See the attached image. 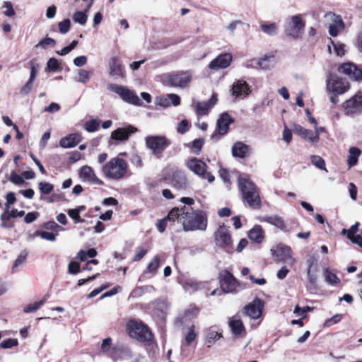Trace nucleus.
<instances>
[{"instance_id":"72a5a7b5","label":"nucleus","mask_w":362,"mask_h":362,"mask_svg":"<svg viewBox=\"0 0 362 362\" xmlns=\"http://www.w3.org/2000/svg\"><path fill=\"white\" fill-rule=\"evenodd\" d=\"M261 30L269 35H274L276 33L278 25L276 23L264 22L260 24Z\"/></svg>"},{"instance_id":"aec40b11","label":"nucleus","mask_w":362,"mask_h":362,"mask_svg":"<svg viewBox=\"0 0 362 362\" xmlns=\"http://www.w3.org/2000/svg\"><path fill=\"white\" fill-rule=\"evenodd\" d=\"M79 176L85 182L99 185H104V182L96 176L93 168L90 166L84 165L81 167L79 172Z\"/></svg>"},{"instance_id":"9b49d317","label":"nucleus","mask_w":362,"mask_h":362,"mask_svg":"<svg viewBox=\"0 0 362 362\" xmlns=\"http://www.w3.org/2000/svg\"><path fill=\"white\" fill-rule=\"evenodd\" d=\"M234 122V119L228 113H222L216 122V129L211 135V139L218 141L229 132V126Z\"/></svg>"},{"instance_id":"ddd939ff","label":"nucleus","mask_w":362,"mask_h":362,"mask_svg":"<svg viewBox=\"0 0 362 362\" xmlns=\"http://www.w3.org/2000/svg\"><path fill=\"white\" fill-rule=\"evenodd\" d=\"M158 182L159 183L169 182L174 188L178 190L185 189L188 184L185 172L180 170H176L171 174L165 175Z\"/></svg>"},{"instance_id":"2eb2a0df","label":"nucleus","mask_w":362,"mask_h":362,"mask_svg":"<svg viewBox=\"0 0 362 362\" xmlns=\"http://www.w3.org/2000/svg\"><path fill=\"white\" fill-rule=\"evenodd\" d=\"M264 304L262 299L255 297L252 302L244 306L243 313L251 319L257 320L262 315Z\"/></svg>"},{"instance_id":"f3484780","label":"nucleus","mask_w":362,"mask_h":362,"mask_svg":"<svg viewBox=\"0 0 362 362\" xmlns=\"http://www.w3.org/2000/svg\"><path fill=\"white\" fill-rule=\"evenodd\" d=\"M337 71L355 81H362V69L353 62H345L337 67Z\"/></svg>"},{"instance_id":"052dcab7","label":"nucleus","mask_w":362,"mask_h":362,"mask_svg":"<svg viewBox=\"0 0 362 362\" xmlns=\"http://www.w3.org/2000/svg\"><path fill=\"white\" fill-rule=\"evenodd\" d=\"M312 264L313 263L311 262L309 265V267H308V272H307V275H308V281H309V284L311 286L315 288L316 286H317V276L315 274H312L311 273V267H312Z\"/></svg>"},{"instance_id":"13d9d810","label":"nucleus","mask_w":362,"mask_h":362,"mask_svg":"<svg viewBox=\"0 0 362 362\" xmlns=\"http://www.w3.org/2000/svg\"><path fill=\"white\" fill-rule=\"evenodd\" d=\"M189 124L187 119L182 120L177 127L178 133L184 134L189 130Z\"/></svg>"},{"instance_id":"a18cd8bd","label":"nucleus","mask_w":362,"mask_h":362,"mask_svg":"<svg viewBox=\"0 0 362 362\" xmlns=\"http://www.w3.org/2000/svg\"><path fill=\"white\" fill-rule=\"evenodd\" d=\"M210 108V105L205 103H198L196 105V112L198 115H205L208 113L209 110Z\"/></svg>"},{"instance_id":"4468645a","label":"nucleus","mask_w":362,"mask_h":362,"mask_svg":"<svg viewBox=\"0 0 362 362\" xmlns=\"http://www.w3.org/2000/svg\"><path fill=\"white\" fill-rule=\"evenodd\" d=\"M108 88L118 94L126 103L137 106L141 105V102L138 95L127 87L120 85H110Z\"/></svg>"},{"instance_id":"e2e57ef3","label":"nucleus","mask_w":362,"mask_h":362,"mask_svg":"<svg viewBox=\"0 0 362 362\" xmlns=\"http://www.w3.org/2000/svg\"><path fill=\"white\" fill-rule=\"evenodd\" d=\"M218 173H219V176L221 177V178L223 180V182L225 183H228V184L230 183V173H229V171L226 168H221L218 171Z\"/></svg>"},{"instance_id":"1a4fd4ad","label":"nucleus","mask_w":362,"mask_h":362,"mask_svg":"<svg viewBox=\"0 0 362 362\" xmlns=\"http://www.w3.org/2000/svg\"><path fill=\"white\" fill-rule=\"evenodd\" d=\"M187 167L194 174L203 180H208L209 182L214 181V176L208 172V166L205 162L197 158H192L187 162Z\"/></svg>"},{"instance_id":"338daca9","label":"nucleus","mask_w":362,"mask_h":362,"mask_svg":"<svg viewBox=\"0 0 362 362\" xmlns=\"http://www.w3.org/2000/svg\"><path fill=\"white\" fill-rule=\"evenodd\" d=\"M147 253V250L143 247H138L135 255L134 256L132 261L139 262L140 261Z\"/></svg>"},{"instance_id":"4d7b16f0","label":"nucleus","mask_w":362,"mask_h":362,"mask_svg":"<svg viewBox=\"0 0 362 362\" xmlns=\"http://www.w3.org/2000/svg\"><path fill=\"white\" fill-rule=\"evenodd\" d=\"M90 78V72L89 71L85 69H81L78 71V81L79 82L86 83H87Z\"/></svg>"},{"instance_id":"393cba45","label":"nucleus","mask_w":362,"mask_h":362,"mask_svg":"<svg viewBox=\"0 0 362 362\" xmlns=\"http://www.w3.org/2000/svg\"><path fill=\"white\" fill-rule=\"evenodd\" d=\"M273 255L278 258L279 261L286 262L292 259V250L290 247L279 244L274 250H272Z\"/></svg>"},{"instance_id":"4c0bfd02","label":"nucleus","mask_w":362,"mask_h":362,"mask_svg":"<svg viewBox=\"0 0 362 362\" xmlns=\"http://www.w3.org/2000/svg\"><path fill=\"white\" fill-rule=\"evenodd\" d=\"M100 121L97 119H90L85 123L84 129L88 132H94L98 130Z\"/></svg>"},{"instance_id":"5fc2aeb1","label":"nucleus","mask_w":362,"mask_h":362,"mask_svg":"<svg viewBox=\"0 0 362 362\" xmlns=\"http://www.w3.org/2000/svg\"><path fill=\"white\" fill-rule=\"evenodd\" d=\"M204 144V139L203 138L196 139L192 142L191 147L193 149V151L194 153H197L202 148Z\"/></svg>"},{"instance_id":"6ab92c4d","label":"nucleus","mask_w":362,"mask_h":362,"mask_svg":"<svg viewBox=\"0 0 362 362\" xmlns=\"http://www.w3.org/2000/svg\"><path fill=\"white\" fill-rule=\"evenodd\" d=\"M232 59L233 57L231 54H221L209 63V68L216 71L221 69H226L230 65Z\"/></svg>"},{"instance_id":"c9c22d12","label":"nucleus","mask_w":362,"mask_h":362,"mask_svg":"<svg viewBox=\"0 0 362 362\" xmlns=\"http://www.w3.org/2000/svg\"><path fill=\"white\" fill-rule=\"evenodd\" d=\"M168 221L175 222L176 220H178L179 218L182 219V207L180 209L178 207L173 208L165 216Z\"/></svg>"},{"instance_id":"20e7f679","label":"nucleus","mask_w":362,"mask_h":362,"mask_svg":"<svg viewBox=\"0 0 362 362\" xmlns=\"http://www.w3.org/2000/svg\"><path fill=\"white\" fill-rule=\"evenodd\" d=\"M101 170L106 178L117 181L127 178L132 175L128 163L119 157L111 158L102 166Z\"/></svg>"},{"instance_id":"de8ad7c7","label":"nucleus","mask_w":362,"mask_h":362,"mask_svg":"<svg viewBox=\"0 0 362 362\" xmlns=\"http://www.w3.org/2000/svg\"><path fill=\"white\" fill-rule=\"evenodd\" d=\"M56 45V41L55 40H54L53 38H51V37H45L42 40H41L40 41V42L38 43V45H36V47L37 46H40L41 47H42L43 49H47L48 47H54Z\"/></svg>"},{"instance_id":"ea45409f","label":"nucleus","mask_w":362,"mask_h":362,"mask_svg":"<svg viewBox=\"0 0 362 362\" xmlns=\"http://www.w3.org/2000/svg\"><path fill=\"white\" fill-rule=\"evenodd\" d=\"M45 302V300H41L34 303L28 304L23 308V312L25 313H33L37 310Z\"/></svg>"},{"instance_id":"f8f14e48","label":"nucleus","mask_w":362,"mask_h":362,"mask_svg":"<svg viewBox=\"0 0 362 362\" xmlns=\"http://www.w3.org/2000/svg\"><path fill=\"white\" fill-rule=\"evenodd\" d=\"M138 131L136 127L127 125L125 127H119L112 132L108 140V146H117L122 142L127 141L130 136Z\"/></svg>"},{"instance_id":"bb28decb","label":"nucleus","mask_w":362,"mask_h":362,"mask_svg":"<svg viewBox=\"0 0 362 362\" xmlns=\"http://www.w3.org/2000/svg\"><path fill=\"white\" fill-rule=\"evenodd\" d=\"M229 327L231 332L236 336L245 334V328L239 316L235 315L229 321Z\"/></svg>"},{"instance_id":"a211bd4d","label":"nucleus","mask_w":362,"mask_h":362,"mask_svg":"<svg viewBox=\"0 0 362 362\" xmlns=\"http://www.w3.org/2000/svg\"><path fill=\"white\" fill-rule=\"evenodd\" d=\"M192 81V75L187 71L172 73L168 76L167 83L173 87L185 88Z\"/></svg>"},{"instance_id":"a19ab883","label":"nucleus","mask_w":362,"mask_h":362,"mask_svg":"<svg viewBox=\"0 0 362 362\" xmlns=\"http://www.w3.org/2000/svg\"><path fill=\"white\" fill-rule=\"evenodd\" d=\"M274 54L273 52H272V53H270L269 54H265L264 57H261L259 59L257 65L261 69H267L270 66V65L268 63L269 59H271V58H274Z\"/></svg>"},{"instance_id":"c85d7f7f","label":"nucleus","mask_w":362,"mask_h":362,"mask_svg":"<svg viewBox=\"0 0 362 362\" xmlns=\"http://www.w3.org/2000/svg\"><path fill=\"white\" fill-rule=\"evenodd\" d=\"M250 147L241 141L235 142L232 147V154L234 157L243 158L249 153Z\"/></svg>"},{"instance_id":"cd10ccee","label":"nucleus","mask_w":362,"mask_h":362,"mask_svg":"<svg viewBox=\"0 0 362 362\" xmlns=\"http://www.w3.org/2000/svg\"><path fill=\"white\" fill-rule=\"evenodd\" d=\"M261 221L268 223L271 225L276 226L283 231L286 232L287 227L286 224L282 217L274 215V216H265L261 219Z\"/></svg>"},{"instance_id":"680f3d73","label":"nucleus","mask_w":362,"mask_h":362,"mask_svg":"<svg viewBox=\"0 0 362 362\" xmlns=\"http://www.w3.org/2000/svg\"><path fill=\"white\" fill-rule=\"evenodd\" d=\"M168 220L166 218V217H164L163 218L158 219L156 223V226L157 228V230L160 233H163L166 227L168 226Z\"/></svg>"},{"instance_id":"7c9ffc66","label":"nucleus","mask_w":362,"mask_h":362,"mask_svg":"<svg viewBox=\"0 0 362 362\" xmlns=\"http://www.w3.org/2000/svg\"><path fill=\"white\" fill-rule=\"evenodd\" d=\"M293 132L296 134L300 136L303 139L311 142V137L313 136L312 130L307 129L300 124H295L293 125Z\"/></svg>"},{"instance_id":"09e8293b","label":"nucleus","mask_w":362,"mask_h":362,"mask_svg":"<svg viewBox=\"0 0 362 362\" xmlns=\"http://www.w3.org/2000/svg\"><path fill=\"white\" fill-rule=\"evenodd\" d=\"M67 214L76 223L85 222V220L81 217L80 214L75 209H69Z\"/></svg>"},{"instance_id":"774afa93","label":"nucleus","mask_w":362,"mask_h":362,"mask_svg":"<svg viewBox=\"0 0 362 362\" xmlns=\"http://www.w3.org/2000/svg\"><path fill=\"white\" fill-rule=\"evenodd\" d=\"M81 158V153L78 151H74L70 153L68 159L69 164H73Z\"/></svg>"},{"instance_id":"39448f33","label":"nucleus","mask_w":362,"mask_h":362,"mask_svg":"<svg viewBox=\"0 0 362 362\" xmlns=\"http://www.w3.org/2000/svg\"><path fill=\"white\" fill-rule=\"evenodd\" d=\"M214 243L216 246L228 254L235 252L231 233L228 227L224 224L220 226L214 233Z\"/></svg>"},{"instance_id":"603ef678","label":"nucleus","mask_w":362,"mask_h":362,"mask_svg":"<svg viewBox=\"0 0 362 362\" xmlns=\"http://www.w3.org/2000/svg\"><path fill=\"white\" fill-rule=\"evenodd\" d=\"M35 235H39L40 236L42 239H45V240H49V241H54L56 240V235L52 233H50V232H47V231H36L35 233Z\"/></svg>"},{"instance_id":"8fccbe9b","label":"nucleus","mask_w":362,"mask_h":362,"mask_svg":"<svg viewBox=\"0 0 362 362\" xmlns=\"http://www.w3.org/2000/svg\"><path fill=\"white\" fill-rule=\"evenodd\" d=\"M311 161L313 165H315L319 169L323 170L325 169V162L324 159L319 156H312Z\"/></svg>"},{"instance_id":"dca6fc26","label":"nucleus","mask_w":362,"mask_h":362,"mask_svg":"<svg viewBox=\"0 0 362 362\" xmlns=\"http://www.w3.org/2000/svg\"><path fill=\"white\" fill-rule=\"evenodd\" d=\"M348 115H360L362 112V90H358L351 98L346 100L343 105Z\"/></svg>"},{"instance_id":"f704fd0d","label":"nucleus","mask_w":362,"mask_h":362,"mask_svg":"<svg viewBox=\"0 0 362 362\" xmlns=\"http://www.w3.org/2000/svg\"><path fill=\"white\" fill-rule=\"evenodd\" d=\"M325 280L331 285H337L340 283L339 278L336 274L333 273L329 268L324 269Z\"/></svg>"},{"instance_id":"3c124183","label":"nucleus","mask_w":362,"mask_h":362,"mask_svg":"<svg viewBox=\"0 0 362 362\" xmlns=\"http://www.w3.org/2000/svg\"><path fill=\"white\" fill-rule=\"evenodd\" d=\"M328 15L332 16V25H336L339 26L341 30H344V23L339 15H337L333 13H329Z\"/></svg>"},{"instance_id":"5701e85b","label":"nucleus","mask_w":362,"mask_h":362,"mask_svg":"<svg viewBox=\"0 0 362 362\" xmlns=\"http://www.w3.org/2000/svg\"><path fill=\"white\" fill-rule=\"evenodd\" d=\"M82 139L79 133L69 134L60 139L59 146L64 148H74L82 141Z\"/></svg>"},{"instance_id":"7ed1b4c3","label":"nucleus","mask_w":362,"mask_h":362,"mask_svg":"<svg viewBox=\"0 0 362 362\" xmlns=\"http://www.w3.org/2000/svg\"><path fill=\"white\" fill-rule=\"evenodd\" d=\"M126 332L128 335L147 346H156L154 334L151 329L141 320H129L126 324Z\"/></svg>"},{"instance_id":"37998d69","label":"nucleus","mask_w":362,"mask_h":362,"mask_svg":"<svg viewBox=\"0 0 362 362\" xmlns=\"http://www.w3.org/2000/svg\"><path fill=\"white\" fill-rule=\"evenodd\" d=\"M197 334L194 331V325H192L185 336V344L189 346L197 338Z\"/></svg>"},{"instance_id":"f257e3e1","label":"nucleus","mask_w":362,"mask_h":362,"mask_svg":"<svg viewBox=\"0 0 362 362\" xmlns=\"http://www.w3.org/2000/svg\"><path fill=\"white\" fill-rule=\"evenodd\" d=\"M182 227L185 231H204L208 226L207 213L201 209L194 210L193 208L183 206Z\"/></svg>"},{"instance_id":"c03bdc74","label":"nucleus","mask_w":362,"mask_h":362,"mask_svg":"<svg viewBox=\"0 0 362 362\" xmlns=\"http://www.w3.org/2000/svg\"><path fill=\"white\" fill-rule=\"evenodd\" d=\"M18 345V341L17 339L8 338L0 343V348L1 349H11Z\"/></svg>"},{"instance_id":"a878e982","label":"nucleus","mask_w":362,"mask_h":362,"mask_svg":"<svg viewBox=\"0 0 362 362\" xmlns=\"http://www.w3.org/2000/svg\"><path fill=\"white\" fill-rule=\"evenodd\" d=\"M24 214V211H18L16 209H13L11 211L6 209L4 213L1 215V226L4 228L12 227L13 224L8 225L7 221H10L11 218L22 217Z\"/></svg>"},{"instance_id":"69168bd1","label":"nucleus","mask_w":362,"mask_h":362,"mask_svg":"<svg viewBox=\"0 0 362 362\" xmlns=\"http://www.w3.org/2000/svg\"><path fill=\"white\" fill-rule=\"evenodd\" d=\"M325 131V128L323 127H317V125L315 126V133H313V136H312L311 142L312 143H316L320 139V133Z\"/></svg>"},{"instance_id":"473e14b6","label":"nucleus","mask_w":362,"mask_h":362,"mask_svg":"<svg viewBox=\"0 0 362 362\" xmlns=\"http://www.w3.org/2000/svg\"><path fill=\"white\" fill-rule=\"evenodd\" d=\"M349 155L348 156L347 162L349 167H352L356 165L358 162V158L361 155V151L356 147H351L349 150Z\"/></svg>"},{"instance_id":"2f4dec72","label":"nucleus","mask_w":362,"mask_h":362,"mask_svg":"<svg viewBox=\"0 0 362 362\" xmlns=\"http://www.w3.org/2000/svg\"><path fill=\"white\" fill-rule=\"evenodd\" d=\"M100 351L107 355L115 353L116 348L112 346V339L110 337L103 340L100 345Z\"/></svg>"},{"instance_id":"b1692460","label":"nucleus","mask_w":362,"mask_h":362,"mask_svg":"<svg viewBox=\"0 0 362 362\" xmlns=\"http://www.w3.org/2000/svg\"><path fill=\"white\" fill-rule=\"evenodd\" d=\"M37 74V69H36L35 66L32 64L30 66V77L25 84L20 90V95L21 96H26L31 93Z\"/></svg>"},{"instance_id":"864d4df0","label":"nucleus","mask_w":362,"mask_h":362,"mask_svg":"<svg viewBox=\"0 0 362 362\" xmlns=\"http://www.w3.org/2000/svg\"><path fill=\"white\" fill-rule=\"evenodd\" d=\"M70 26L71 21L69 18L64 19L58 24L59 32L62 34L66 33L69 30Z\"/></svg>"},{"instance_id":"bf43d9fd","label":"nucleus","mask_w":362,"mask_h":362,"mask_svg":"<svg viewBox=\"0 0 362 362\" xmlns=\"http://www.w3.org/2000/svg\"><path fill=\"white\" fill-rule=\"evenodd\" d=\"M330 40H331V43L332 44L333 47H334V52H335L337 56H340V57L344 56L345 54V50H344L345 45L340 42L335 43L331 39H330Z\"/></svg>"},{"instance_id":"6e6d98bb","label":"nucleus","mask_w":362,"mask_h":362,"mask_svg":"<svg viewBox=\"0 0 362 362\" xmlns=\"http://www.w3.org/2000/svg\"><path fill=\"white\" fill-rule=\"evenodd\" d=\"M10 181L15 185H21L24 183L23 177L22 175H19L16 172L12 171L11 173Z\"/></svg>"},{"instance_id":"79ce46f5","label":"nucleus","mask_w":362,"mask_h":362,"mask_svg":"<svg viewBox=\"0 0 362 362\" xmlns=\"http://www.w3.org/2000/svg\"><path fill=\"white\" fill-rule=\"evenodd\" d=\"M38 187L40 192L43 194H49L54 189L53 185L47 182H40Z\"/></svg>"},{"instance_id":"f03ea898","label":"nucleus","mask_w":362,"mask_h":362,"mask_svg":"<svg viewBox=\"0 0 362 362\" xmlns=\"http://www.w3.org/2000/svg\"><path fill=\"white\" fill-rule=\"evenodd\" d=\"M238 187L245 204L253 209H259L261 208L260 192L252 180L240 176L238 179Z\"/></svg>"},{"instance_id":"49530a36","label":"nucleus","mask_w":362,"mask_h":362,"mask_svg":"<svg viewBox=\"0 0 362 362\" xmlns=\"http://www.w3.org/2000/svg\"><path fill=\"white\" fill-rule=\"evenodd\" d=\"M73 19L76 23L85 25L87 21V15L83 11H76L74 14Z\"/></svg>"},{"instance_id":"423d86ee","label":"nucleus","mask_w":362,"mask_h":362,"mask_svg":"<svg viewBox=\"0 0 362 362\" xmlns=\"http://www.w3.org/2000/svg\"><path fill=\"white\" fill-rule=\"evenodd\" d=\"M146 146L151 151L153 155L160 158L165 150L171 145L170 139L165 136L151 135L145 138Z\"/></svg>"},{"instance_id":"c756f323","label":"nucleus","mask_w":362,"mask_h":362,"mask_svg":"<svg viewBox=\"0 0 362 362\" xmlns=\"http://www.w3.org/2000/svg\"><path fill=\"white\" fill-rule=\"evenodd\" d=\"M264 230L259 225H255L249 232L248 238L255 243H261L264 239Z\"/></svg>"},{"instance_id":"0e129e2a","label":"nucleus","mask_w":362,"mask_h":362,"mask_svg":"<svg viewBox=\"0 0 362 362\" xmlns=\"http://www.w3.org/2000/svg\"><path fill=\"white\" fill-rule=\"evenodd\" d=\"M40 216L37 211L28 212L24 217V221L26 223H31L34 222Z\"/></svg>"},{"instance_id":"58836bf2","label":"nucleus","mask_w":362,"mask_h":362,"mask_svg":"<svg viewBox=\"0 0 362 362\" xmlns=\"http://www.w3.org/2000/svg\"><path fill=\"white\" fill-rule=\"evenodd\" d=\"M62 68L56 58L52 57L49 59L47 63V70L49 71H62Z\"/></svg>"},{"instance_id":"6e6552de","label":"nucleus","mask_w":362,"mask_h":362,"mask_svg":"<svg viewBox=\"0 0 362 362\" xmlns=\"http://www.w3.org/2000/svg\"><path fill=\"white\" fill-rule=\"evenodd\" d=\"M218 279L223 293H237L240 282L228 270H221L218 274Z\"/></svg>"},{"instance_id":"0eeeda50","label":"nucleus","mask_w":362,"mask_h":362,"mask_svg":"<svg viewBox=\"0 0 362 362\" xmlns=\"http://www.w3.org/2000/svg\"><path fill=\"white\" fill-rule=\"evenodd\" d=\"M305 27V22L300 14L296 15L287 19L284 32L286 35L298 39L302 37Z\"/></svg>"},{"instance_id":"4be33fe9","label":"nucleus","mask_w":362,"mask_h":362,"mask_svg":"<svg viewBox=\"0 0 362 362\" xmlns=\"http://www.w3.org/2000/svg\"><path fill=\"white\" fill-rule=\"evenodd\" d=\"M231 91L236 98L246 97L250 93V86L245 81L238 80L233 84Z\"/></svg>"},{"instance_id":"412c9836","label":"nucleus","mask_w":362,"mask_h":362,"mask_svg":"<svg viewBox=\"0 0 362 362\" xmlns=\"http://www.w3.org/2000/svg\"><path fill=\"white\" fill-rule=\"evenodd\" d=\"M109 74L111 76L124 78L125 77V70L120 59L117 57H113L109 62Z\"/></svg>"},{"instance_id":"e433bc0d","label":"nucleus","mask_w":362,"mask_h":362,"mask_svg":"<svg viewBox=\"0 0 362 362\" xmlns=\"http://www.w3.org/2000/svg\"><path fill=\"white\" fill-rule=\"evenodd\" d=\"M160 257L158 255L154 256L147 266L148 272L155 274L160 267Z\"/></svg>"},{"instance_id":"9d476101","label":"nucleus","mask_w":362,"mask_h":362,"mask_svg":"<svg viewBox=\"0 0 362 362\" xmlns=\"http://www.w3.org/2000/svg\"><path fill=\"white\" fill-rule=\"evenodd\" d=\"M350 88V83L346 78L338 76L336 74L329 73L327 78V90L337 94H344Z\"/></svg>"}]
</instances>
